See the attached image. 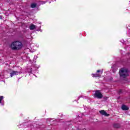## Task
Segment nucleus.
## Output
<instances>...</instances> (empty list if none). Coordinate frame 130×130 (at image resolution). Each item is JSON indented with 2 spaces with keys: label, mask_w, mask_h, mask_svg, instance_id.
<instances>
[{
  "label": "nucleus",
  "mask_w": 130,
  "mask_h": 130,
  "mask_svg": "<svg viewBox=\"0 0 130 130\" xmlns=\"http://www.w3.org/2000/svg\"><path fill=\"white\" fill-rule=\"evenodd\" d=\"M23 47V44L19 41H15L12 43L11 48L13 50H19Z\"/></svg>",
  "instance_id": "f257e3e1"
},
{
  "label": "nucleus",
  "mask_w": 130,
  "mask_h": 130,
  "mask_svg": "<svg viewBox=\"0 0 130 130\" xmlns=\"http://www.w3.org/2000/svg\"><path fill=\"white\" fill-rule=\"evenodd\" d=\"M119 75L121 78H126L129 75V72L126 68H121L119 71Z\"/></svg>",
  "instance_id": "f03ea898"
},
{
  "label": "nucleus",
  "mask_w": 130,
  "mask_h": 130,
  "mask_svg": "<svg viewBox=\"0 0 130 130\" xmlns=\"http://www.w3.org/2000/svg\"><path fill=\"white\" fill-rule=\"evenodd\" d=\"M95 98H98V99H101L103 97L102 93L99 90H96L94 93Z\"/></svg>",
  "instance_id": "7ed1b4c3"
},
{
  "label": "nucleus",
  "mask_w": 130,
  "mask_h": 130,
  "mask_svg": "<svg viewBox=\"0 0 130 130\" xmlns=\"http://www.w3.org/2000/svg\"><path fill=\"white\" fill-rule=\"evenodd\" d=\"M103 73V71H101V70H98L96 71V74H92V77L93 78H97V77H99V78H100V77H101V75H102Z\"/></svg>",
  "instance_id": "20e7f679"
},
{
  "label": "nucleus",
  "mask_w": 130,
  "mask_h": 130,
  "mask_svg": "<svg viewBox=\"0 0 130 130\" xmlns=\"http://www.w3.org/2000/svg\"><path fill=\"white\" fill-rule=\"evenodd\" d=\"M20 74H21V72L13 71L10 73V76L11 78H12V77H14V76H17L18 75H20Z\"/></svg>",
  "instance_id": "39448f33"
},
{
  "label": "nucleus",
  "mask_w": 130,
  "mask_h": 130,
  "mask_svg": "<svg viewBox=\"0 0 130 130\" xmlns=\"http://www.w3.org/2000/svg\"><path fill=\"white\" fill-rule=\"evenodd\" d=\"M100 113L101 114H102V115H104L105 116H109V114L106 113V112L104 110L100 111Z\"/></svg>",
  "instance_id": "423d86ee"
},
{
  "label": "nucleus",
  "mask_w": 130,
  "mask_h": 130,
  "mask_svg": "<svg viewBox=\"0 0 130 130\" xmlns=\"http://www.w3.org/2000/svg\"><path fill=\"white\" fill-rule=\"evenodd\" d=\"M0 104L4 106L5 105V102L4 101V96H0Z\"/></svg>",
  "instance_id": "0eeeda50"
},
{
  "label": "nucleus",
  "mask_w": 130,
  "mask_h": 130,
  "mask_svg": "<svg viewBox=\"0 0 130 130\" xmlns=\"http://www.w3.org/2000/svg\"><path fill=\"white\" fill-rule=\"evenodd\" d=\"M128 107L124 105H123L121 107V109H122V110H128Z\"/></svg>",
  "instance_id": "6e6552de"
},
{
  "label": "nucleus",
  "mask_w": 130,
  "mask_h": 130,
  "mask_svg": "<svg viewBox=\"0 0 130 130\" xmlns=\"http://www.w3.org/2000/svg\"><path fill=\"white\" fill-rule=\"evenodd\" d=\"M36 26H35V25H34V24H31V25H30V26H29V29H30V30H34V29L36 28Z\"/></svg>",
  "instance_id": "1a4fd4ad"
},
{
  "label": "nucleus",
  "mask_w": 130,
  "mask_h": 130,
  "mask_svg": "<svg viewBox=\"0 0 130 130\" xmlns=\"http://www.w3.org/2000/svg\"><path fill=\"white\" fill-rule=\"evenodd\" d=\"M37 6V4L35 3H32L31 5V8H36Z\"/></svg>",
  "instance_id": "9d476101"
},
{
  "label": "nucleus",
  "mask_w": 130,
  "mask_h": 130,
  "mask_svg": "<svg viewBox=\"0 0 130 130\" xmlns=\"http://www.w3.org/2000/svg\"><path fill=\"white\" fill-rule=\"evenodd\" d=\"M42 4H45V2H43Z\"/></svg>",
  "instance_id": "9b49d317"
},
{
  "label": "nucleus",
  "mask_w": 130,
  "mask_h": 130,
  "mask_svg": "<svg viewBox=\"0 0 130 130\" xmlns=\"http://www.w3.org/2000/svg\"><path fill=\"white\" fill-rule=\"evenodd\" d=\"M115 126V127H118V126Z\"/></svg>",
  "instance_id": "f8f14e48"
},
{
  "label": "nucleus",
  "mask_w": 130,
  "mask_h": 130,
  "mask_svg": "<svg viewBox=\"0 0 130 130\" xmlns=\"http://www.w3.org/2000/svg\"><path fill=\"white\" fill-rule=\"evenodd\" d=\"M2 16H0V19H2Z\"/></svg>",
  "instance_id": "ddd939ff"
}]
</instances>
